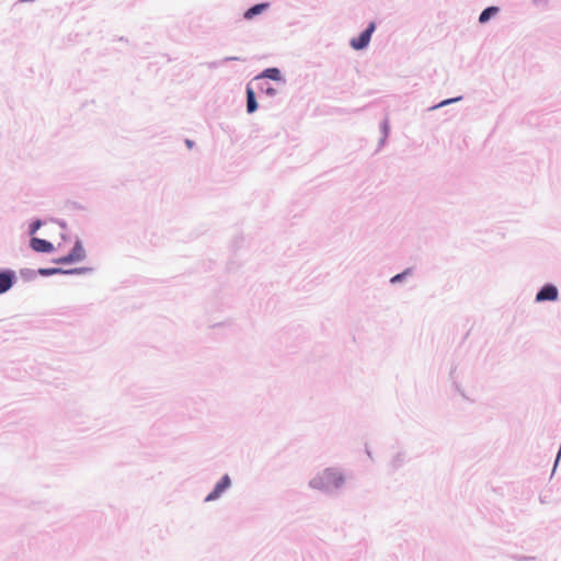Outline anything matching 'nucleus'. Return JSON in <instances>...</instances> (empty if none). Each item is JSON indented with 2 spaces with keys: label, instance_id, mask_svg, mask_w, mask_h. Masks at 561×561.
I'll return each mask as SVG.
<instances>
[{
  "label": "nucleus",
  "instance_id": "f3484780",
  "mask_svg": "<svg viewBox=\"0 0 561 561\" xmlns=\"http://www.w3.org/2000/svg\"><path fill=\"white\" fill-rule=\"evenodd\" d=\"M39 276L49 277L53 275H64L62 267H39L38 268Z\"/></svg>",
  "mask_w": 561,
  "mask_h": 561
},
{
  "label": "nucleus",
  "instance_id": "4be33fe9",
  "mask_svg": "<svg viewBox=\"0 0 561 561\" xmlns=\"http://www.w3.org/2000/svg\"><path fill=\"white\" fill-rule=\"evenodd\" d=\"M184 142L188 149H192L195 146V142L188 138H186Z\"/></svg>",
  "mask_w": 561,
  "mask_h": 561
},
{
  "label": "nucleus",
  "instance_id": "9d476101",
  "mask_svg": "<svg viewBox=\"0 0 561 561\" xmlns=\"http://www.w3.org/2000/svg\"><path fill=\"white\" fill-rule=\"evenodd\" d=\"M408 461V454L404 450H400L396 453L391 460L388 463L391 472H397L400 468H402Z\"/></svg>",
  "mask_w": 561,
  "mask_h": 561
},
{
  "label": "nucleus",
  "instance_id": "39448f33",
  "mask_svg": "<svg viewBox=\"0 0 561 561\" xmlns=\"http://www.w3.org/2000/svg\"><path fill=\"white\" fill-rule=\"evenodd\" d=\"M558 298H559L558 287L552 283H546L537 291L535 301L536 302L557 301Z\"/></svg>",
  "mask_w": 561,
  "mask_h": 561
},
{
  "label": "nucleus",
  "instance_id": "1a4fd4ad",
  "mask_svg": "<svg viewBox=\"0 0 561 561\" xmlns=\"http://www.w3.org/2000/svg\"><path fill=\"white\" fill-rule=\"evenodd\" d=\"M245 100H247V113L248 114H253L254 112L257 111L259 108V103H257V100H256V94H255V91L254 89L249 84H247V88H245Z\"/></svg>",
  "mask_w": 561,
  "mask_h": 561
},
{
  "label": "nucleus",
  "instance_id": "7ed1b4c3",
  "mask_svg": "<svg viewBox=\"0 0 561 561\" xmlns=\"http://www.w3.org/2000/svg\"><path fill=\"white\" fill-rule=\"evenodd\" d=\"M377 28L376 22L371 21L367 26L358 34V36L351 38L350 46L354 50H364L369 46L371 36Z\"/></svg>",
  "mask_w": 561,
  "mask_h": 561
},
{
  "label": "nucleus",
  "instance_id": "a878e982",
  "mask_svg": "<svg viewBox=\"0 0 561 561\" xmlns=\"http://www.w3.org/2000/svg\"><path fill=\"white\" fill-rule=\"evenodd\" d=\"M540 502H541V503H546V499H543L542 496H540Z\"/></svg>",
  "mask_w": 561,
  "mask_h": 561
},
{
  "label": "nucleus",
  "instance_id": "aec40b11",
  "mask_svg": "<svg viewBox=\"0 0 561 561\" xmlns=\"http://www.w3.org/2000/svg\"><path fill=\"white\" fill-rule=\"evenodd\" d=\"M462 100V96L459 95V96H455V98H449V99H445L443 101H440L439 103L431 106L428 108V111H434V110H437V108H440V107H444V106H447L449 104H453V103H456V102H459Z\"/></svg>",
  "mask_w": 561,
  "mask_h": 561
},
{
  "label": "nucleus",
  "instance_id": "b1692460",
  "mask_svg": "<svg viewBox=\"0 0 561 561\" xmlns=\"http://www.w3.org/2000/svg\"><path fill=\"white\" fill-rule=\"evenodd\" d=\"M366 454H367V456H368L369 458H371V453H370V450H369V449H366Z\"/></svg>",
  "mask_w": 561,
  "mask_h": 561
},
{
  "label": "nucleus",
  "instance_id": "2eb2a0df",
  "mask_svg": "<svg viewBox=\"0 0 561 561\" xmlns=\"http://www.w3.org/2000/svg\"><path fill=\"white\" fill-rule=\"evenodd\" d=\"M94 268L89 266L64 268V275H85L93 273Z\"/></svg>",
  "mask_w": 561,
  "mask_h": 561
},
{
  "label": "nucleus",
  "instance_id": "5701e85b",
  "mask_svg": "<svg viewBox=\"0 0 561 561\" xmlns=\"http://www.w3.org/2000/svg\"><path fill=\"white\" fill-rule=\"evenodd\" d=\"M533 559L531 557H523L519 561H531Z\"/></svg>",
  "mask_w": 561,
  "mask_h": 561
},
{
  "label": "nucleus",
  "instance_id": "423d86ee",
  "mask_svg": "<svg viewBox=\"0 0 561 561\" xmlns=\"http://www.w3.org/2000/svg\"><path fill=\"white\" fill-rule=\"evenodd\" d=\"M18 282V276L12 268H0V295L8 293Z\"/></svg>",
  "mask_w": 561,
  "mask_h": 561
},
{
  "label": "nucleus",
  "instance_id": "9b49d317",
  "mask_svg": "<svg viewBox=\"0 0 561 561\" xmlns=\"http://www.w3.org/2000/svg\"><path fill=\"white\" fill-rule=\"evenodd\" d=\"M270 7L268 2H260L251 5L249 9H247L243 13V18L245 20H252L255 16L262 14L265 10H267Z\"/></svg>",
  "mask_w": 561,
  "mask_h": 561
},
{
  "label": "nucleus",
  "instance_id": "20e7f679",
  "mask_svg": "<svg viewBox=\"0 0 561 561\" xmlns=\"http://www.w3.org/2000/svg\"><path fill=\"white\" fill-rule=\"evenodd\" d=\"M232 485V480L228 473H225L214 485L213 490L204 499L205 503L219 500Z\"/></svg>",
  "mask_w": 561,
  "mask_h": 561
},
{
  "label": "nucleus",
  "instance_id": "f03ea898",
  "mask_svg": "<svg viewBox=\"0 0 561 561\" xmlns=\"http://www.w3.org/2000/svg\"><path fill=\"white\" fill-rule=\"evenodd\" d=\"M87 257V252L83 248L82 241L77 239L71 250L62 256L53 259L51 262L57 265H70L82 262Z\"/></svg>",
  "mask_w": 561,
  "mask_h": 561
},
{
  "label": "nucleus",
  "instance_id": "ddd939ff",
  "mask_svg": "<svg viewBox=\"0 0 561 561\" xmlns=\"http://www.w3.org/2000/svg\"><path fill=\"white\" fill-rule=\"evenodd\" d=\"M413 274V268L412 267H407L405 270H403L402 272L393 275L390 279H389V283L391 285H397V284H400V283H403L409 276H411Z\"/></svg>",
  "mask_w": 561,
  "mask_h": 561
},
{
  "label": "nucleus",
  "instance_id": "f8f14e48",
  "mask_svg": "<svg viewBox=\"0 0 561 561\" xmlns=\"http://www.w3.org/2000/svg\"><path fill=\"white\" fill-rule=\"evenodd\" d=\"M500 11L499 7L490 5L483 9L478 18L480 24L488 23L497 12Z\"/></svg>",
  "mask_w": 561,
  "mask_h": 561
},
{
  "label": "nucleus",
  "instance_id": "4468645a",
  "mask_svg": "<svg viewBox=\"0 0 561 561\" xmlns=\"http://www.w3.org/2000/svg\"><path fill=\"white\" fill-rule=\"evenodd\" d=\"M380 131H381V138L379 139L378 141V148H381L386 141H387V138L389 136V133H390V125H389V119L388 118H385L381 123H380Z\"/></svg>",
  "mask_w": 561,
  "mask_h": 561
},
{
  "label": "nucleus",
  "instance_id": "f257e3e1",
  "mask_svg": "<svg viewBox=\"0 0 561 561\" xmlns=\"http://www.w3.org/2000/svg\"><path fill=\"white\" fill-rule=\"evenodd\" d=\"M347 476L340 466L327 467L318 471L308 482V486L322 495L336 497L345 489Z\"/></svg>",
  "mask_w": 561,
  "mask_h": 561
},
{
  "label": "nucleus",
  "instance_id": "a211bd4d",
  "mask_svg": "<svg viewBox=\"0 0 561 561\" xmlns=\"http://www.w3.org/2000/svg\"><path fill=\"white\" fill-rule=\"evenodd\" d=\"M38 275H39V273H38V268H37V270H33V268H21V270H20V276H21L25 282H32V280H34Z\"/></svg>",
  "mask_w": 561,
  "mask_h": 561
},
{
  "label": "nucleus",
  "instance_id": "412c9836",
  "mask_svg": "<svg viewBox=\"0 0 561 561\" xmlns=\"http://www.w3.org/2000/svg\"><path fill=\"white\" fill-rule=\"evenodd\" d=\"M44 225V221L39 218L33 219L28 225V234L34 237V234L42 228Z\"/></svg>",
  "mask_w": 561,
  "mask_h": 561
},
{
  "label": "nucleus",
  "instance_id": "dca6fc26",
  "mask_svg": "<svg viewBox=\"0 0 561 561\" xmlns=\"http://www.w3.org/2000/svg\"><path fill=\"white\" fill-rule=\"evenodd\" d=\"M256 88L260 92L264 93L265 95H267L270 98H273L277 94V90L266 81L257 82Z\"/></svg>",
  "mask_w": 561,
  "mask_h": 561
},
{
  "label": "nucleus",
  "instance_id": "0eeeda50",
  "mask_svg": "<svg viewBox=\"0 0 561 561\" xmlns=\"http://www.w3.org/2000/svg\"><path fill=\"white\" fill-rule=\"evenodd\" d=\"M265 79L275 81V82H282L283 84L286 83V79L284 75L282 73L280 69L277 67H268L265 68L263 71H261L259 75H256L253 78V81L260 82Z\"/></svg>",
  "mask_w": 561,
  "mask_h": 561
},
{
  "label": "nucleus",
  "instance_id": "6ab92c4d",
  "mask_svg": "<svg viewBox=\"0 0 561 561\" xmlns=\"http://www.w3.org/2000/svg\"><path fill=\"white\" fill-rule=\"evenodd\" d=\"M245 61V58H242V57H239V56H228V57H225L218 61H213V62H209V68H217L219 66H222L225 65L226 62L228 61Z\"/></svg>",
  "mask_w": 561,
  "mask_h": 561
},
{
  "label": "nucleus",
  "instance_id": "393cba45",
  "mask_svg": "<svg viewBox=\"0 0 561 561\" xmlns=\"http://www.w3.org/2000/svg\"><path fill=\"white\" fill-rule=\"evenodd\" d=\"M59 225H60V227H62V228H64V227H66L65 221L59 222Z\"/></svg>",
  "mask_w": 561,
  "mask_h": 561
},
{
  "label": "nucleus",
  "instance_id": "6e6552de",
  "mask_svg": "<svg viewBox=\"0 0 561 561\" xmlns=\"http://www.w3.org/2000/svg\"><path fill=\"white\" fill-rule=\"evenodd\" d=\"M30 248L37 253H51L55 250L50 241L37 237L31 238Z\"/></svg>",
  "mask_w": 561,
  "mask_h": 561
}]
</instances>
